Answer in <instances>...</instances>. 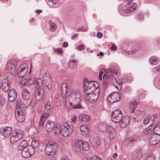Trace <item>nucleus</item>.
Wrapping results in <instances>:
<instances>
[{
    "label": "nucleus",
    "instance_id": "f257e3e1",
    "mask_svg": "<svg viewBox=\"0 0 160 160\" xmlns=\"http://www.w3.org/2000/svg\"><path fill=\"white\" fill-rule=\"evenodd\" d=\"M73 128V124L71 122H64L62 125L58 123L55 125L53 132L56 135L61 133L62 136L67 137L72 132Z\"/></svg>",
    "mask_w": 160,
    "mask_h": 160
},
{
    "label": "nucleus",
    "instance_id": "f03ea898",
    "mask_svg": "<svg viewBox=\"0 0 160 160\" xmlns=\"http://www.w3.org/2000/svg\"><path fill=\"white\" fill-rule=\"evenodd\" d=\"M111 119L115 123H120V125L122 128H126L129 122V119L127 117H123L122 111L120 109L113 111L111 115Z\"/></svg>",
    "mask_w": 160,
    "mask_h": 160
},
{
    "label": "nucleus",
    "instance_id": "7ed1b4c3",
    "mask_svg": "<svg viewBox=\"0 0 160 160\" xmlns=\"http://www.w3.org/2000/svg\"><path fill=\"white\" fill-rule=\"evenodd\" d=\"M81 95L78 92L73 91L68 96L67 102L73 108H80L81 106L80 104Z\"/></svg>",
    "mask_w": 160,
    "mask_h": 160
},
{
    "label": "nucleus",
    "instance_id": "20e7f679",
    "mask_svg": "<svg viewBox=\"0 0 160 160\" xmlns=\"http://www.w3.org/2000/svg\"><path fill=\"white\" fill-rule=\"evenodd\" d=\"M138 5L137 3L130 2L123 8L120 7L118 8V12L121 14L123 15L124 13H130L133 11Z\"/></svg>",
    "mask_w": 160,
    "mask_h": 160
},
{
    "label": "nucleus",
    "instance_id": "39448f33",
    "mask_svg": "<svg viewBox=\"0 0 160 160\" xmlns=\"http://www.w3.org/2000/svg\"><path fill=\"white\" fill-rule=\"evenodd\" d=\"M100 93V89L92 91L91 89L85 90V96L87 100L90 102L96 101L98 98Z\"/></svg>",
    "mask_w": 160,
    "mask_h": 160
},
{
    "label": "nucleus",
    "instance_id": "423d86ee",
    "mask_svg": "<svg viewBox=\"0 0 160 160\" xmlns=\"http://www.w3.org/2000/svg\"><path fill=\"white\" fill-rule=\"evenodd\" d=\"M37 83V90L35 94V97L38 100H40L42 98L43 94L44 93V85L42 80L38 78L36 80Z\"/></svg>",
    "mask_w": 160,
    "mask_h": 160
},
{
    "label": "nucleus",
    "instance_id": "0eeeda50",
    "mask_svg": "<svg viewBox=\"0 0 160 160\" xmlns=\"http://www.w3.org/2000/svg\"><path fill=\"white\" fill-rule=\"evenodd\" d=\"M58 146L54 142L50 141L47 144L45 148L46 153L49 155H53L55 154Z\"/></svg>",
    "mask_w": 160,
    "mask_h": 160
},
{
    "label": "nucleus",
    "instance_id": "6e6552de",
    "mask_svg": "<svg viewBox=\"0 0 160 160\" xmlns=\"http://www.w3.org/2000/svg\"><path fill=\"white\" fill-rule=\"evenodd\" d=\"M23 135L22 131L19 130L14 131L11 137V141L12 143H14L21 139Z\"/></svg>",
    "mask_w": 160,
    "mask_h": 160
},
{
    "label": "nucleus",
    "instance_id": "1a4fd4ad",
    "mask_svg": "<svg viewBox=\"0 0 160 160\" xmlns=\"http://www.w3.org/2000/svg\"><path fill=\"white\" fill-rule=\"evenodd\" d=\"M34 151L32 146L28 145L22 149V154L23 157L28 158L34 154Z\"/></svg>",
    "mask_w": 160,
    "mask_h": 160
},
{
    "label": "nucleus",
    "instance_id": "9d476101",
    "mask_svg": "<svg viewBox=\"0 0 160 160\" xmlns=\"http://www.w3.org/2000/svg\"><path fill=\"white\" fill-rule=\"evenodd\" d=\"M50 108V102L49 101H48L45 105V111L46 112L44 113L41 116L40 121V124H43L45 120L49 116Z\"/></svg>",
    "mask_w": 160,
    "mask_h": 160
},
{
    "label": "nucleus",
    "instance_id": "9b49d317",
    "mask_svg": "<svg viewBox=\"0 0 160 160\" xmlns=\"http://www.w3.org/2000/svg\"><path fill=\"white\" fill-rule=\"evenodd\" d=\"M85 90L91 89L92 91L96 90L99 88L98 82L94 81H85L84 83Z\"/></svg>",
    "mask_w": 160,
    "mask_h": 160
},
{
    "label": "nucleus",
    "instance_id": "f8f14e48",
    "mask_svg": "<svg viewBox=\"0 0 160 160\" xmlns=\"http://www.w3.org/2000/svg\"><path fill=\"white\" fill-rule=\"evenodd\" d=\"M105 72L103 76V78L107 80V79H108L109 80L110 76V69H107L106 71L105 68H103L100 69L99 72V79L100 80H101L102 79V76L103 73Z\"/></svg>",
    "mask_w": 160,
    "mask_h": 160
},
{
    "label": "nucleus",
    "instance_id": "ddd939ff",
    "mask_svg": "<svg viewBox=\"0 0 160 160\" xmlns=\"http://www.w3.org/2000/svg\"><path fill=\"white\" fill-rule=\"evenodd\" d=\"M28 70V67L26 63L21 65L18 72V76L20 78H23L25 76Z\"/></svg>",
    "mask_w": 160,
    "mask_h": 160
},
{
    "label": "nucleus",
    "instance_id": "4468645a",
    "mask_svg": "<svg viewBox=\"0 0 160 160\" xmlns=\"http://www.w3.org/2000/svg\"><path fill=\"white\" fill-rule=\"evenodd\" d=\"M148 142L152 145L157 144L160 141V135L156 133H153L151 135L150 137L148 139Z\"/></svg>",
    "mask_w": 160,
    "mask_h": 160
},
{
    "label": "nucleus",
    "instance_id": "2eb2a0df",
    "mask_svg": "<svg viewBox=\"0 0 160 160\" xmlns=\"http://www.w3.org/2000/svg\"><path fill=\"white\" fill-rule=\"evenodd\" d=\"M12 129L11 127H4L1 128L0 132L2 135L6 138L9 137L12 131Z\"/></svg>",
    "mask_w": 160,
    "mask_h": 160
},
{
    "label": "nucleus",
    "instance_id": "dca6fc26",
    "mask_svg": "<svg viewBox=\"0 0 160 160\" xmlns=\"http://www.w3.org/2000/svg\"><path fill=\"white\" fill-rule=\"evenodd\" d=\"M145 115V113L143 111L140 110H137L135 114L133 116L132 118L133 120L136 122L140 121L143 118Z\"/></svg>",
    "mask_w": 160,
    "mask_h": 160
},
{
    "label": "nucleus",
    "instance_id": "f3484780",
    "mask_svg": "<svg viewBox=\"0 0 160 160\" xmlns=\"http://www.w3.org/2000/svg\"><path fill=\"white\" fill-rule=\"evenodd\" d=\"M118 73V71L117 69L114 68H111V81L113 80L114 82H116L118 85L120 86L122 85V82L121 81L118 82L116 78L114 77L115 75H117Z\"/></svg>",
    "mask_w": 160,
    "mask_h": 160
},
{
    "label": "nucleus",
    "instance_id": "a211bd4d",
    "mask_svg": "<svg viewBox=\"0 0 160 160\" xmlns=\"http://www.w3.org/2000/svg\"><path fill=\"white\" fill-rule=\"evenodd\" d=\"M5 68L7 72L12 73H16L15 65L11 62H8L6 64Z\"/></svg>",
    "mask_w": 160,
    "mask_h": 160
},
{
    "label": "nucleus",
    "instance_id": "6ab92c4d",
    "mask_svg": "<svg viewBox=\"0 0 160 160\" xmlns=\"http://www.w3.org/2000/svg\"><path fill=\"white\" fill-rule=\"evenodd\" d=\"M15 117L17 121L20 122H23L25 119V114L21 110L15 112Z\"/></svg>",
    "mask_w": 160,
    "mask_h": 160
},
{
    "label": "nucleus",
    "instance_id": "aec40b11",
    "mask_svg": "<svg viewBox=\"0 0 160 160\" xmlns=\"http://www.w3.org/2000/svg\"><path fill=\"white\" fill-rule=\"evenodd\" d=\"M120 98V94L118 92H113L111 93V103L119 101Z\"/></svg>",
    "mask_w": 160,
    "mask_h": 160
},
{
    "label": "nucleus",
    "instance_id": "412c9836",
    "mask_svg": "<svg viewBox=\"0 0 160 160\" xmlns=\"http://www.w3.org/2000/svg\"><path fill=\"white\" fill-rule=\"evenodd\" d=\"M83 141L79 140H76L73 146L74 149L76 151H79L82 150Z\"/></svg>",
    "mask_w": 160,
    "mask_h": 160
},
{
    "label": "nucleus",
    "instance_id": "4be33fe9",
    "mask_svg": "<svg viewBox=\"0 0 160 160\" xmlns=\"http://www.w3.org/2000/svg\"><path fill=\"white\" fill-rule=\"evenodd\" d=\"M55 126V123L54 122L48 121L46 125V130L49 132L53 131Z\"/></svg>",
    "mask_w": 160,
    "mask_h": 160
},
{
    "label": "nucleus",
    "instance_id": "5701e85b",
    "mask_svg": "<svg viewBox=\"0 0 160 160\" xmlns=\"http://www.w3.org/2000/svg\"><path fill=\"white\" fill-rule=\"evenodd\" d=\"M17 95L16 92L15 90L12 89L8 94V98L9 101L12 102L16 99Z\"/></svg>",
    "mask_w": 160,
    "mask_h": 160
},
{
    "label": "nucleus",
    "instance_id": "b1692460",
    "mask_svg": "<svg viewBox=\"0 0 160 160\" xmlns=\"http://www.w3.org/2000/svg\"><path fill=\"white\" fill-rule=\"evenodd\" d=\"M91 143L93 147H97L100 144L101 142L98 137L95 136L92 139Z\"/></svg>",
    "mask_w": 160,
    "mask_h": 160
},
{
    "label": "nucleus",
    "instance_id": "393cba45",
    "mask_svg": "<svg viewBox=\"0 0 160 160\" xmlns=\"http://www.w3.org/2000/svg\"><path fill=\"white\" fill-rule=\"evenodd\" d=\"M59 1H47V2L49 6L51 8H57L59 7L61 4Z\"/></svg>",
    "mask_w": 160,
    "mask_h": 160
},
{
    "label": "nucleus",
    "instance_id": "a878e982",
    "mask_svg": "<svg viewBox=\"0 0 160 160\" xmlns=\"http://www.w3.org/2000/svg\"><path fill=\"white\" fill-rule=\"evenodd\" d=\"M61 91L62 96L63 98H66L67 96V85L66 83H63L62 85Z\"/></svg>",
    "mask_w": 160,
    "mask_h": 160
},
{
    "label": "nucleus",
    "instance_id": "bb28decb",
    "mask_svg": "<svg viewBox=\"0 0 160 160\" xmlns=\"http://www.w3.org/2000/svg\"><path fill=\"white\" fill-rule=\"evenodd\" d=\"M16 73H12L7 72L4 76V78L6 80L10 82L13 79L14 76Z\"/></svg>",
    "mask_w": 160,
    "mask_h": 160
},
{
    "label": "nucleus",
    "instance_id": "cd10ccee",
    "mask_svg": "<svg viewBox=\"0 0 160 160\" xmlns=\"http://www.w3.org/2000/svg\"><path fill=\"white\" fill-rule=\"evenodd\" d=\"M137 107V102L136 101H132L130 106L129 111L131 113H133Z\"/></svg>",
    "mask_w": 160,
    "mask_h": 160
},
{
    "label": "nucleus",
    "instance_id": "c85d7f7f",
    "mask_svg": "<svg viewBox=\"0 0 160 160\" xmlns=\"http://www.w3.org/2000/svg\"><path fill=\"white\" fill-rule=\"evenodd\" d=\"M44 81L47 87L49 89H51L52 87V80L50 78V76L47 78V79H45V76H44Z\"/></svg>",
    "mask_w": 160,
    "mask_h": 160
},
{
    "label": "nucleus",
    "instance_id": "c756f323",
    "mask_svg": "<svg viewBox=\"0 0 160 160\" xmlns=\"http://www.w3.org/2000/svg\"><path fill=\"white\" fill-rule=\"evenodd\" d=\"M79 118L82 121L84 122H88L90 120L89 116L85 114H81L79 116Z\"/></svg>",
    "mask_w": 160,
    "mask_h": 160
},
{
    "label": "nucleus",
    "instance_id": "7c9ffc66",
    "mask_svg": "<svg viewBox=\"0 0 160 160\" xmlns=\"http://www.w3.org/2000/svg\"><path fill=\"white\" fill-rule=\"evenodd\" d=\"M28 82L30 85H33L36 82V77L34 74L30 75L28 77Z\"/></svg>",
    "mask_w": 160,
    "mask_h": 160
},
{
    "label": "nucleus",
    "instance_id": "2f4dec72",
    "mask_svg": "<svg viewBox=\"0 0 160 160\" xmlns=\"http://www.w3.org/2000/svg\"><path fill=\"white\" fill-rule=\"evenodd\" d=\"M109 126H108L106 124H103L102 125L100 124L99 125L98 129V130L101 132H105L108 129Z\"/></svg>",
    "mask_w": 160,
    "mask_h": 160
},
{
    "label": "nucleus",
    "instance_id": "473e14b6",
    "mask_svg": "<svg viewBox=\"0 0 160 160\" xmlns=\"http://www.w3.org/2000/svg\"><path fill=\"white\" fill-rule=\"evenodd\" d=\"M153 126V128H154L155 131L158 132V134L159 135H160V122L158 123L156 126H155L154 123H152L150 126V127H152Z\"/></svg>",
    "mask_w": 160,
    "mask_h": 160
},
{
    "label": "nucleus",
    "instance_id": "72a5a7b5",
    "mask_svg": "<svg viewBox=\"0 0 160 160\" xmlns=\"http://www.w3.org/2000/svg\"><path fill=\"white\" fill-rule=\"evenodd\" d=\"M2 88L4 92H7L10 88L9 83L7 82H3L2 84Z\"/></svg>",
    "mask_w": 160,
    "mask_h": 160
},
{
    "label": "nucleus",
    "instance_id": "f704fd0d",
    "mask_svg": "<svg viewBox=\"0 0 160 160\" xmlns=\"http://www.w3.org/2000/svg\"><path fill=\"white\" fill-rule=\"evenodd\" d=\"M90 146L89 143L86 142H83L82 150L85 151H88L90 148Z\"/></svg>",
    "mask_w": 160,
    "mask_h": 160
},
{
    "label": "nucleus",
    "instance_id": "c9c22d12",
    "mask_svg": "<svg viewBox=\"0 0 160 160\" xmlns=\"http://www.w3.org/2000/svg\"><path fill=\"white\" fill-rule=\"evenodd\" d=\"M80 130L82 134H85L88 132V128L85 125H82L80 127Z\"/></svg>",
    "mask_w": 160,
    "mask_h": 160
},
{
    "label": "nucleus",
    "instance_id": "e433bc0d",
    "mask_svg": "<svg viewBox=\"0 0 160 160\" xmlns=\"http://www.w3.org/2000/svg\"><path fill=\"white\" fill-rule=\"evenodd\" d=\"M150 62L152 64L156 65L158 63V59L155 57H152L150 59Z\"/></svg>",
    "mask_w": 160,
    "mask_h": 160
},
{
    "label": "nucleus",
    "instance_id": "4c0bfd02",
    "mask_svg": "<svg viewBox=\"0 0 160 160\" xmlns=\"http://www.w3.org/2000/svg\"><path fill=\"white\" fill-rule=\"evenodd\" d=\"M77 66V62L75 60H71L68 64V67L70 68H72Z\"/></svg>",
    "mask_w": 160,
    "mask_h": 160
},
{
    "label": "nucleus",
    "instance_id": "58836bf2",
    "mask_svg": "<svg viewBox=\"0 0 160 160\" xmlns=\"http://www.w3.org/2000/svg\"><path fill=\"white\" fill-rule=\"evenodd\" d=\"M30 96V93L26 90L25 91H24L22 95V97L23 99L25 100H27L29 98Z\"/></svg>",
    "mask_w": 160,
    "mask_h": 160
},
{
    "label": "nucleus",
    "instance_id": "ea45409f",
    "mask_svg": "<svg viewBox=\"0 0 160 160\" xmlns=\"http://www.w3.org/2000/svg\"><path fill=\"white\" fill-rule=\"evenodd\" d=\"M27 144V141L26 140H22L19 145L18 148V149L22 150L27 146L26 145Z\"/></svg>",
    "mask_w": 160,
    "mask_h": 160
},
{
    "label": "nucleus",
    "instance_id": "a19ab883",
    "mask_svg": "<svg viewBox=\"0 0 160 160\" xmlns=\"http://www.w3.org/2000/svg\"><path fill=\"white\" fill-rule=\"evenodd\" d=\"M20 84L22 86H29L30 85L27 79H22L20 82Z\"/></svg>",
    "mask_w": 160,
    "mask_h": 160
},
{
    "label": "nucleus",
    "instance_id": "79ce46f5",
    "mask_svg": "<svg viewBox=\"0 0 160 160\" xmlns=\"http://www.w3.org/2000/svg\"><path fill=\"white\" fill-rule=\"evenodd\" d=\"M84 160H101V159L98 158L97 156H94L92 157L85 158L84 159Z\"/></svg>",
    "mask_w": 160,
    "mask_h": 160
},
{
    "label": "nucleus",
    "instance_id": "37998d69",
    "mask_svg": "<svg viewBox=\"0 0 160 160\" xmlns=\"http://www.w3.org/2000/svg\"><path fill=\"white\" fill-rule=\"evenodd\" d=\"M32 145H31L35 150V148L38 147L39 146V142L37 140H33L32 142Z\"/></svg>",
    "mask_w": 160,
    "mask_h": 160
},
{
    "label": "nucleus",
    "instance_id": "c03bdc74",
    "mask_svg": "<svg viewBox=\"0 0 160 160\" xmlns=\"http://www.w3.org/2000/svg\"><path fill=\"white\" fill-rule=\"evenodd\" d=\"M137 19L140 21H142L144 19V15L142 12H140L137 15Z\"/></svg>",
    "mask_w": 160,
    "mask_h": 160
},
{
    "label": "nucleus",
    "instance_id": "a18cd8bd",
    "mask_svg": "<svg viewBox=\"0 0 160 160\" xmlns=\"http://www.w3.org/2000/svg\"><path fill=\"white\" fill-rule=\"evenodd\" d=\"M56 28V25L54 23H52L50 26V31L52 32H54Z\"/></svg>",
    "mask_w": 160,
    "mask_h": 160
},
{
    "label": "nucleus",
    "instance_id": "49530a36",
    "mask_svg": "<svg viewBox=\"0 0 160 160\" xmlns=\"http://www.w3.org/2000/svg\"><path fill=\"white\" fill-rule=\"evenodd\" d=\"M150 121V118L148 117H145L143 120V123L145 125L147 124Z\"/></svg>",
    "mask_w": 160,
    "mask_h": 160
},
{
    "label": "nucleus",
    "instance_id": "de8ad7c7",
    "mask_svg": "<svg viewBox=\"0 0 160 160\" xmlns=\"http://www.w3.org/2000/svg\"><path fill=\"white\" fill-rule=\"evenodd\" d=\"M55 52L60 54H62L63 52L62 50V48H59L55 49Z\"/></svg>",
    "mask_w": 160,
    "mask_h": 160
},
{
    "label": "nucleus",
    "instance_id": "09e8293b",
    "mask_svg": "<svg viewBox=\"0 0 160 160\" xmlns=\"http://www.w3.org/2000/svg\"><path fill=\"white\" fill-rule=\"evenodd\" d=\"M118 47H116L114 44H112V46L111 47V51H113L117 50Z\"/></svg>",
    "mask_w": 160,
    "mask_h": 160
},
{
    "label": "nucleus",
    "instance_id": "8fccbe9b",
    "mask_svg": "<svg viewBox=\"0 0 160 160\" xmlns=\"http://www.w3.org/2000/svg\"><path fill=\"white\" fill-rule=\"evenodd\" d=\"M84 48L83 44H81L77 47V49L79 50H82Z\"/></svg>",
    "mask_w": 160,
    "mask_h": 160
},
{
    "label": "nucleus",
    "instance_id": "3c124183",
    "mask_svg": "<svg viewBox=\"0 0 160 160\" xmlns=\"http://www.w3.org/2000/svg\"><path fill=\"white\" fill-rule=\"evenodd\" d=\"M35 104V102L34 100H31V102L29 105L31 107H33Z\"/></svg>",
    "mask_w": 160,
    "mask_h": 160
},
{
    "label": "nucleus",
    "instance_id": "603ef678",
    "mask_svg": "<svg viewBox=\"0 0 160 160\" xmlns=\"http://www.w3.org/2000/svg\"><path fill=\"white\" fill-rule=\"evenodd\" d=\"M155 71L158 72H160V65L157 66L155 68Z\"/></svg>",
    "mask_w": 160,
    "mask_h": 160
},
{
    "label": "nucleus",
    "instance_id": "864d4df0",
    "mask_svg": "<svg viewBox=\"0 0 160 160\" xmlns=\"http://www.w3.org/2000/svg\"><path fill=\"white\" fill-rule=\"evenodd\" d=\"M112 133V138H114L115 137L116 135V133L113 131V132H111V134Z\"/></svg>",
    "mask_w": 160,
    "mask_h": 160
},
{
    "label": "nucleus",
    "instance_id": "5fc2aeb1",
    "mask_svg": "<svg viewBox=\"0 0 160 160\" xmlns=\"http://www.w3.org/2000/svg\"><path fill=\"white\" fill-rule=\"evenodd\" d=\"M136 138H130L128 140L129 142H132L135 141L136 140Z\"/></svg>",
    "mask_w": 160,
    "mask_h": 160
},
{
    "label": "nucleus",
    "instance_id": "6e6d98bb",
    "mask_svg": "<svg viewBox=\"0 0 160 160\" xmlns=\"http://www.w3.org/2000/svg\"><path fill=\"white\" fill-rule=\"evenodd\" d=\"M102 34L100 32L98 33L97 34V37L98 38H101L102 37Z\"/></svg>",
    "mask_w": 160,
    "mask_h": 160
},
{
    "label": "nucleus",
    "instance_id": "4d7b16f0",
    "mask_svg": "<svg viewBox=\"0 0 160 160\" xmlns=\"http://www.w3.org/2000/svg\"><path fill=\"white\" fill-rule=\"evenodd\" d=\"M68 46V42H65L63 44V46L64 47H67Z\"/></svg>",
    "mask_w": 160,
    "mask_h": 160
},
{
    "label": "nucleus",
    "instance_id": "13d9d810",
    "mask_svg": "<svg viewBox=\"0 0 160 160\" xmlns=\"http://www.w3.org/2000/svg\"><path fill=\"white\" fill-rule=\"evenodd\" d=\"M148 160H155V158L154 156H151L148 158Z\"/></svg>",
    "mask_w": 160,
    "mask_h": 160
},
{
    "label": "nucleus",
    "instance_id": "bf43d9fd",
    "mask_svg": "<svg viewBox=\"0 0 160 160\" xmlns=\"http://www.w3.org/2000/svg\"><path fill=\"white\" fill-rule=\"evenodd\" d=\"M72 121L73 123L75 122L76 121V117L74 116L72 118Z\"/></svg>",
    "mask_w": 160,
    "mask_h": 160
},
{
    "label": "nucleus",
    "instance_id": "052dcab7",
    "mask_svg": "<svg viewBox=\"0 0 160 160\" xmlns=\"http://www.w3.org/2000/svg\"><path fill=\"white\" fill-rule=\"evenodd\" d=\"M78 36V34L77 33L74 34V35L71 37V39L72 40L74 39L75 38Z\"/></svg>",
    "mask_w": 160,
    "mask_h": 160
},
{
    "label": "nucleus",
    "instance_id": "680f3d73",
    "mask_svg": "<svg viewBox=\"0 0 160 160\" xmlns=\"http://www.w3.org/2000/svg\"><path fill=\"white\" fill-rule=\"evenodd\" d=\"M104 53L103 52H100L99 53L97 54V56H102L103 55Z\"/></svg>",
    "mask_w": 160,
    "mask_h": 160
},
{
    "label": "nucleus",
    "instance_id": "e2e57ef3",
    "mask_svg": "<svg viewBox=\"0 0 160 160\" xmlns=\"http://www.w3.org/2000/svg\"><path fill=\"white\" fill-rule=\"evenodd\" d=\"M35 12L38 14H39L42 12V11L41 10H36L35 11Z\"/></svg>",
    "mask_w": 160,
    "mask_h": 160
},
{
    "label": "nucleus",
    "instance_id": "0e129e2a",
    "mask_svg": "<svg viewBox=\"0 0 160 160\" xmlns=\"http://www.w3.org/2000/svg\"><path fill=\"white\" fill-rule=\"evenodd\" d=\"M117 156H118V154H117V153H114L112 156L113 158H115L116 157H117Z\"/></svg>",
    "mask_w": 160,
    "mask_h": 160
},
{
    "label": "nucleus",
    "instance_id": "69168bd1",
    "mask_svg": "<svg viewBox=\"0 0 160 160\" xmlns=\"http://www.w3.org/2000/svg\"><path fill=\"white\" fill-rule=\"evenodd\" d=\"M61 160H69L68 158L66 157L62 158Z\"/></svg>",
    "mask_w": 160,
    "mask_h": 160
},
{
    "label": "nucleus",
    "instance_id": "338daca9",
    "mask_svg": "<svg viewBox=\"0 0 160 160\" xmlns=\"http://www.w3.org/2000/svg\"><path fill=\"white\" fill-rule=\"evenodd\" d=\"M149 130L151 131L152 130V129L151 128H146V129L145 131L147 132H149Z\"/></svg>",
    "mask_w": 160,
    "mask_h": 160
},
{
    "label": "nucleus",
    "instance_id": "774afa93",
    "mask_svg": "<svg viewBox=\"0 0 160 160\" xmlns=\"http://www.w3.org/2000/svg\"><path fill=\"white\" fill-rule=\"evenodd\" d=\"M112 81V84L114 86L116 87V88H117L118 89V86H116L114 84V82H113V80H111Z\"/></svg>",
    "mask_w": 160,
    "mask_h": 160
}]
</instances>
